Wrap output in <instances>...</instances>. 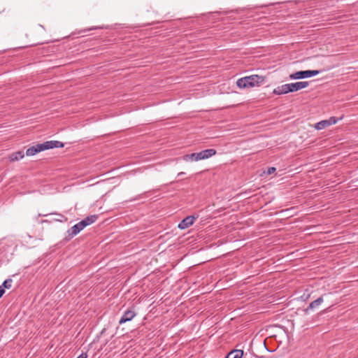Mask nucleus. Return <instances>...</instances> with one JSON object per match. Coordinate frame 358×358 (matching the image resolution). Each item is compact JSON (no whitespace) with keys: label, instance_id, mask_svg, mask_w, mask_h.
Here are the masks:
<instances>
[{"label":"nucleus","instance_id":"6e6552de","mask_svg":"<svg viewBox=\"0 0 358 358\" xmlns=\"http://www.w3.org/2000/svg\"><path fill=\"white\" fill-rule=\"evenodd\" d=\"M291 90L290 83H287L277 87L273 90V93L277 95H282L292 92Z\"/></svg>","mask_w":358,"mask_h":358},{"label":"nucleus","instance_id":"2eb2a0df","mask_svg":"<svg viewBox=\"0 0 358 358\" xmlns=\"http://www.w3.org/2000/svg\"><path fill=\"white\" fill-rule=\"evenodd\" d=\"M329 126V123L327 122V121L325 120H322V121L316 123L315 128L317 130H322Z\"/></svg>","mask_w":358,"mask_h":358},{"label":"nucleus","instance_id":"a211bd4d","mask_svg":"<svg viewBox=\"0 0 358 358\" xmlns=\"http://www.w3.org/2000/svg\"><path fill=\"white\" fill-rule=\"evenodd\" d=\"M329 123V126L335 124L338 122V119L335 117H331L329 120H326Z\"/></svg>","mask_w":358,"mask_h":358},{"label":"nucleus","instance_id":"39448f33","mask_svg":"<svg viewBox=\"0 0 358 358\" xmlns=\"http://www.w3.org/2000/svg\"><path fill=\"white\" fill-rule=\"evenodd\" d=\"M198 217V215L187 216L178 224V228L180 229H185L189 227L194 224V220H196Z\"/></svg>","mask_w":358,"mask_h":358},{"label":"nucleus","instance_id":"9b49d317","mask_svg":"<svg viewBox=\"0 0 358 358\" xmlns=\"http://www.w3.org/2000/svg\"><path fill=\"white\" fill-rule=\"evenodd\" d=\"M323 301L324 300L322 296H320L316 300L312 301L309 304L308 307L305 309V313L308 314L310 310L317 308L323 303Z\"/></svg>","mask_w":358,"mask_h":358},{"label":"nucleus","instance_id":"1a4fd4ad","mask_svg":"<svg viewBox=\"0 0 358 358\" xmlns=\"http://www.w3.org/2000/svg\"><path fill=\"white\" fill-rule=\"evenodd\" d=\"M309 83L308 81H299L296 83H290L292 92L299 91L308 86Z\"/></svg>","mask_w":358,"mask_h":358},{"label":"nucleus","instance_id":"412c9836","mask_svg":"<svg viewBox=\"0 0 358 358\" xmlns=\"http://www.w3.org/2000/svg\"><path fill=\"white\" fill-rule=\"evenodd\" d=\"M5 289H3V287L0 286V298L4 294Z\"/></svg>","mask_w":358,"mask_h":358},{"label":"nucleus","instance_id":"dca6fc26","mask_svg":"<svg viewBox=\"0 0 358 358\" xmlns=\"http://www.w3.org/2000/svg\"><path fill=\"white\" fill-rule=\"evenodd\" d=\"M12 283L13 280L11 278H8L3 282L1 287H3V289H10L12 286Z\"/></svg>","mask_w":358,"mask_h":358},{"label":"nucleus","instance_id":"7ed1b4c3","mask_svg":"<svg viewBox=\"0 0 358 358\" xmlns=\"http://www.w3.org/2000/svg\"><path fill=\"white\" fill-rule=\"evenodd\" d=\"M320 73L318 70L299 71L289 75L292 80H299L317 76Z\"/></svg>","mask_w":358,"mask_h":358},{"label":"nucleus","instance_id":"4be33fe9","mask_svg":"<svg viewBox=\"0 0 358 358\" xmlns=\"http://www.w3.org/2000/svg\"><path fill=\"white\" fill-rule=\"evenodd\" d=\"M182 175H185V173H184V172H180V173L178 174V176H182Z\"/></svg>","mask_w":358,"mask_h":358},{"label":"nucleus","instance_id":"f257e3e1","mask_svg":"<svg viewBox=\"0 0 358 358\" xmlns=\"http://www.w3.org/2000/svg\"><path fill=\"white\" fill-rule=\"evenodd\" d=\"M265 81V78L258 75H251L239 78L236 81V85L240 89L254 87L259 86Z\"/></svg>","mask_w":358,"mask_h":358},{"label":"nucleus","instance_id":"f3484780","mask_svg":"<svg viewBox=\"0 0 358 358\" xmlns=\"http://www.w3.org/2000/svg\"><path fill=\"white\" fill-rule=\"evenodd\" d=\"M104 28L105 29H108V26H106V27H97V26L92 27L89 28V29H83L80 32L85 33L86 31H88L95 30V29H104Z\"/></svg>","mask_w":358,"mask_h":358},{"label":"nucleus","instance_id":"ddd939ff","mask_svg":"<svg viewBox=\"0 0 358 358\" xmlns=\"http://www.w3.org/2000/svg\"><path fill=\"white\" fill-rule=\"evenodd\" d=\"M243 351L242 350H233L229 352L225 358H242Z\"/></svg>","mask_w":358,"mask_h":358},{"label":"nucleus","instance_id":"0eeeda50","mask_svg":"<svg viewBox=\"0 0 358 358\" xmlns=\"http://www.w3.org/2000/svg\"><path fill=\"white\" fill-rule=\"evenodd\" d=\"M136 315V313L134 310H127L124 312L122 316L119 320V324H122L125 322H129Z\"/></svg>","mask_w":358,"mask_h":358},{"label":"nucleus","instance_id":"9d476101","mask_svg":"<svg viewBox=\"0 0 358 358\" xmlns=\"http://www.w3.org/2000/svg\"><path fill=\"white\" fill-rule=\"evenodd\" d=\"M45 146V150L55 148H63L64 143L59 141H48L43 143Z\"/></svg>","mask_w":358,"mask_h":358},{"label":"nucleus","instance_id":"423d86ee","mask_svg":"<svg viewBox=\"0 0 358 358\" xmlns=\"http://www.w3.org/2000/svg\"><path fill=\"white\" fill-rule=\"evenodd\" d=\"M45 150V146L43 143H38L36 145H33L30 148H29L26 150V155L27 156H34L36 154Z\"/></svg>","mask_w":358,"mask_h":358},{"label":"nucleus","instance_id":"5701e85b","mask_svg":"<svg viewBox=\"0 0 358 358\" xmlns=\"http://www.w3.org/2000/svg\"><path fill=\"white\" fill-rule=\"evenodd\" d=\"M302 298H304L305 299H308V295L307 296H305V294H303L302 296Z\"/></svg>","mask_w":358,"mask_h":358},{"label":"nucleus","instance_id":"f8f14e48","mask_svg":"<svg viewBox=\"0 0 358 358\" xmlns=\"http://www.w3.org/2000/svg\"><path fill=\"white\" fill-rule=\"evenodd\" d=\"M96 220H97V215H89V216L86 217L85 219L80 221V222L81 224L83 223V226L85 228L87 226H89V225L93 224L94 222H95Z\"/></svg>","mask_w":358,"mask_h":358},{"label":"nucleus","instance_id":"6ab92c4d","mask_svg":"<svg viewBox=\"0 0 358 358\" xmlns=\"http://www.w3.org/2000/svg\"><path fill=\"white\" fill-rule=\"evenodd\" d=\"M275 171V167H270L268 169V171H267V173L268 174H271L273 173H274Z\"/></svg>","mask_w":358,"mask_h":358},{"label":"nucleus","instance_id":"f03ea898","mask_svg":"<svg viewBox=\"0 0 358 358\" xmlns=\"http://www.w3.org/2000/svg\"><path fill=\"white\" fill-rule=\"evenodd\" d=\"M216 154L215 149H206L201 150L199 152H194L189 155H186L183 157L185 161L198 162L200 160L207 159Z\"/></svg>","mask_w":358,"mask_h":358},{"label":"nucleus","instance_id":"4468645a","mask_svg":"<svg viewBox=\"0 0 358 358\" xmlns=\"http://www.w3.org/2000/svg\"><path fill=\"white\" fill-rule=\"evenodd\" d=\"M24 154L23 151H17V152H15L11 154L9 156V159L12 162L18 161L20 159H22L24 157Z\"/></svg>","mask_w":358,"mask_h":358},{"label":"nucleus","instance_id":"aec40b11","mask_svg":"<svg viewBox=\"0 0 358 358\" xmlns=\"http://www.w3.org/2000/svg\"><path fill=\"white\" fill-rule=\"evenodd\" d=\"M77 358H87L86 352H82Z\"/></svg>","mask_w":358,"mask_h":358},{"label":"nucleus","instance_id":"20e7f679","mask_svg":"<svg viewBox=\"0 0 358 358\" xmlns=\"http://www.w3.org/2000/svg\"><path fill=\"white\" fill-rule=\"evenodd\" d=\"M83 229V223L81 224L80 222L76 223L66 231L64 241L65 242L69 241L74 236L78 234Z\"/></svg>","mask_w":358,"mask_h":358}]
</instances>
